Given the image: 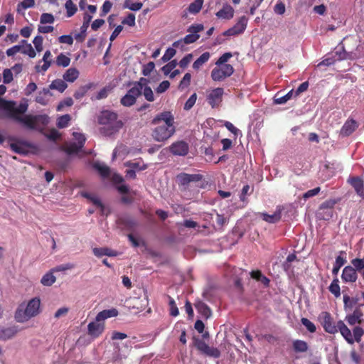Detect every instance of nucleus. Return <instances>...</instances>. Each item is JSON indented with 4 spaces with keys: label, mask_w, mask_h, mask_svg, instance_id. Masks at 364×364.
Listing matches in <instances>:
<instances>
[{
    "label": "nucleus",
    "mask_w": 364,
    "mask_h": 364,
    "mask_svg": "<svg viewBox=\"0 0 364 364\" xmlns=\"http://www.w3.org/2000/svg\"><path fill=\"white\" fill-rule=\"evenodd\" d=\"M151 124L156 125L152 130L151 136L158 142L166 141L176 132L174 117L171 112H163L156 114Z\"/></svg>",
    "instance_id": "obj_1"
},
{
    "label": "nucleus",
    "mask_w": 364,
    "mask_h": 364,
    "mask_svg": "<svg viewBox=\"0 0 364 364\" xmlns=\"http://www.w3.org/2000/svg\"><path fill=\"white\" fill-rule=\"evenodd\" d=\"M98 123L102 125L100 133L105 136H112L117 133L123 127L122 120L118 119L117 113L105 110L98 116Z\"/></svg>",
    "instance_id": "obj_2"
},
{
    "label": "nucleus",
    "mask_w": 364,
    "mask_h": 364,
    "mask_svg": "<svg viewBox=\"0 0 364 364\" xmlns=\"http://www.w3.org/2000/svg\"><path fill=\"white\" fill-rule=\"evenodd\" d=\"M40 304L41 301L37 297L31 299L26 306L24 304H20L15 312L16 321L23 323L37 316L39 314Z\"/></svg>",
    "instance_id": "obj_3"
},
{
    "label": "nucleus",
    "mask_w": 364,
    "mask_h": 364,
    "mask_svg": "<svg viewBox=\"0 0 364 364\" xmlns=\"http://www.w3.org/2000/svg\"><path fill=\"white\" fill-rule=\"evenodd\" d=\"M14 101H8L4 98H0V109L9 112V117L16 120V117H22L28 109L27 103H21L17 107Z\"/></svg>",
    "instance_id": "obj_4"
},
{
    "label": "nucleus",
    "mask_w": 364,
    "mask_h": 364,
    "mask_svg": "<svg viewBox=\"0 0 364 364\" xmlns=\"http://www.w3.org/2000/svg\"><path fill=\"white\" fill-rule=\"evenodd\" d=\"M336 201L333 199L322 203L316 212V218L320 220H329L333 215V208Z\"/></svg>",
    "instance_id": "obj_5"
},
{
    "label": "nucleus",
    "mask_w": 364,
    "mask_h": 364,
    "mask_svg": "<svg viewBox=\"0 0 364 364\" xmlns=\"http://www.w3.org/2000/svg\"><path fill=\"white\" fill-rule=\"evenodd\" d=\"M233 73L234 68L230 64L217 65L211 71V78L213 81L220 82L231 76Z\"/></svg>",
    "instance_id": "obj_6"
},
{
    "label": "nucleus",
    "mask_w": 364,
    "mask_h": 364,
    "mask_svg": "<svg viewBox=\"0 0 364 364\" xmlns=\"http://www.w3.org/2000/svg\"><path fill=\"white\" fill-rule=\"evenodd\" d=\"M223 95L224 89L222 87H216L208 92L206 101L211 108H219L222 105Z\"/></svg>",
    "instance_id": "obj_7"
},
{
    "label": "nucleus",
    "mask_w": 364,
    "mask_h": 364,
    "mask_svg": "<svg viewBox=\"0 0 364 364\" xmlns=\"http://www.w3.org/2000/svg\"><path fill=\"white\" fill-rule=\"evenodd\" d=\"M194 346L203 354L207 356L218 358L220 357V351L214 347H210L204 341L200 338L194 340Z\"/></svg>",
    "instance_id": "obj_8"
},
{
    "label": "nucleus",
    "mask_w": 364,
    "mask_h": 364,
    "mask_svg": "<svg viewBox=\"0 0 364 364\" xmlns=\"http://www.w3.org/2000/svg\"><path fill=\"white\" fill-rule=\"evenodd\" d=\"M319 320L326 332L334 334L338 332V323L336 324L330 313L323 311L319 315Z\"/></svg>",
    "instance_id": "obj_9"
},
{
    "label": "nucleus",
    "mask_w": 364,
    "mask_h": 364,
    "mask_svg": "<svg viewBox=\"0 0 364 364\" xmlns=\"http://www.w3.org/2000/svg\"><path fill=\"white\" fill-rule=\"evenodd\" d=\"M247 21V18L245 16H241L232 28L228 29L223 33V35L232 36L242 33L246 29Z\"/></svg>",
    "instance_id": "obj_10"
},
{
    "label": "nucleus",
    "mask_w": 364,
    "mask_h": 364,
    "mask_svg": "<svg viewBox=\"0 0 364 364\" xmlns=\"http://www.w3.org/2000/svg\"><path fill=\"white\" fill-rule=\"evenodd\" d=\"M347 182L354 188L356 194L364 198V180L359 176L349 177Z\"/></svg>",
    "instance_id": "obj_11"
},
{
    "label": "nucleus",
    "mask_w": 364,
    "mask_h": 364,
    "mask_svg": "<svg viewBox=\"0 0 364 364\" xmlns=\"http://www.w3.org/2000/svg\"><path fill=\"white\" fill-rule=\"evenodd\" d=\"M105 322L98 321L95 319V321L90 322L87 326L88 334L92 338H98L105 331Z\"/></svg>",
    "instance_id": "obj_12"
},
{
    "label": "nucleus",
    "mask_w": 364,
    "mask_h": 364,
    "mask_svg": "<svg viewBox=\"0 0 364 364\" xmlns=\"http://www.w3.org/2000/svg\"><path fill=\"white\" fill-rule=\"evenodd\" d=\"M41 118H43V116L41 115H25L23 117H16V121L23 124L29 129H35L37 122Z\"/></svg>",
    "instance_id": "obj_13"
},
{
    "label": "nucleus",
    "mask_w": 364,
    "mask_h": 364,
    "mask_svg": "<svg viewBox=\"0 0 364 364\" xmlns=\"http://www.w3.org/2000/svg\"><path fill=\"white\" fill-rule=\"evenodd\" d=\"M188 145L183 141H179L171 144L170 151L173 155L186 156L188 152Z\"/></svg>",
    "instance_id": "obj_14"
},
{
    "label": "nucleus",
    "mask_w": 364,
    "mask_h": 364,
    "mask_svg": "<svg viewBox=\"0 0 364 364\" xmlns=\"http://www.w3.org/2000/svg\"><path fill=\"white\" fill-rule=\"evenodd\" d=\"M341 278L344 282H355L358 278L356 270L352 266L345 267L343 269Z\"/></svg>",
    "instance_id": "obj_15"
},
{
    "label": "nucleus",
    "mask_w": 364,
    "mask_h": 364,
    "mask_svg": "<svg viewBox=\"0 0 364 364\" xmlns=\"http://www.w3.org/2000/svg\"><path fill=\"white\" fill-rule=\"evenodd\" d=\"M92 16H90L87 14H85L84 15V18H83L84 21H83V23H82V26L80 27V33H77L75 36V38L76 41H77L79 42H82L85 39L86 31H87V28L89 27L90 23L92 20Z\"/></svg>",
    "instance_id": "obj_16"
},
{
    "label": "nucleus",
    "mask_w": 364,
    "mask_h": 364,
    "mask_svg": "<svg viewBox=\"0 0 364 364\" xmlns=\"http://www.w3.org/2000/svg\"><path fill=\"white\" fill-rule=\"evenodd\" d=\"M358 128V123L355 120L348 119L342 127L340 134L343 136H350Z\"/></svg>",
    "instance_id": "obj_17"
},
{
    "label": "nucleus",
    "mask_w": 364,
    "mask_h": 364,
    "mask_svg": "<svg viewBox=\"0 0 364 364\" xmlns=\"http://www.w3.org/2000/svg\"><path fill=\"white\" fill-rule=\"evenodd\" d=\"M234 13L233 8L230 5L225 4L215 15L218 18L230 20L234 16Z\"/></svg>",
    "instance_id": "obj_18"
},
{
    "label": "nucleus",
    "mask_w": 364,
    "mask_h": 364,
    "mask_svg": "<svg viewBox=\"0 0 364 364\" xmlns=\"http://www.w3.org/2000/svg\"><path fill=\"white\" fill-rule=\"evenodd\" d=\"M338 331H340L348 343L353 344L354 343L350 330L346 326L343 321H338Z\"/></svg>",
    "instance_id": "obj_19"
},
{
    "label": "nucleus",
    "mask_w": 364,
    "mask_h": 364,
    "mask_svg": "<svg viewBox=\"0 0 364 364\" xmlns=\"http://www.w3.org/2000/svg\"><path fill=\"white\" fill-rule=\"evenodd\" d=\"M195 307L198 312L205 319L210 318L212 315L210 308L203 301H199L195 304Z\"/></svg>",
    "instance_id": "obj_20"
},
{
    "label": "nucleus",
    "mask_w": 364,
    "mask_h": 364,
    "mask_svg": "<svg viewBox=\"0 0 364 364\" xmlns=\"http://www.w3.org/2000/svg\"><path fill=\"white\" fill-rule=\"evenodd\" d=\"M261 217L263 220L269 223H276L281 220L282 210L280 208H278L276 210V211L272 215L267 214L266 213H262L261 214Z\"/></svg>",
    "instance_id": "obj_21"
},
{
    "label": "nucleus",
    "mask_w": 364,
    "mask_h": 364,
    "mask_svg": "<svg viewBox=\"0 0 364 364\" xmlns=\"http://www.w3.org/2000/svg\"><path fill=\"white\" fill-rule=\"evenodd\" d=\"M200 38V35L198 34H193L190 33L186 35L183 38L178 40L177 41H175L173 43V47L174 48H178L180 46H183V43L185 44H190L196 42L197 40H198Z\"/></svg>",
    "instance_id": "obj_22"
},
{
    "label": "nucleus",
    "mask_w": 364,
    "mask_h": 364,
    "mask_svg": "<svg viewBox=\"0 0 364 364\" xmlns=\"http://www.w3.org/2000/svg\"><path fill=\"white\" fill-rule=\"evenodd\" d=\"M250 277L256 281L260 282L264 287H269L270 279L264 276L260 270H252L250 272Z\"/></svg>",
    "instance_id": "obj_23"
},
{
    "label": "nucleus",
    "mask_w": 364,
    "mask_h": 364,
    "mask_svg": "<svg viewBox=\"0 0 364 364\" xmlns=\"http://www.w3.org/2000/svg\"><path fill=\"white\" fill-rule=\"evenodd\" d=\"M17 333L16 327H0V340L6 341L14 337Z\"/></svg>",
    "instance_id": "obj_24"
},
{
    "label": "nucleus",
    "mask_w": 364,
    "mask_h": 364,
    "mask_svg": "<svg viewBox=\"0 0 364 364\" xmlns=\"http://www.w3.org/2000/svg\"><path fill=\"white\" fill-rule=\"evenodd\" d=\"M93 254L97 257H101L102 256L115 257L117 255V252L108 247H95L92 250Z\"/></svg>",
    "instance_id": "obj_25"
},
{
    "label": "nucleus",
    "mask_w": 364,
    "mask_h": 364,
    "mask_svg": "<svg viewBox=\"0 0 364 364\" xmlns=\"http://www.w3.org/2000/svg\"><path fill=\"white\" fill-rule=\"evenodd\" d=\"M363 316L362 311L356 309L351 315L347 316L346 320L350 325H355L356 323L360 324L363 321Z\"/></svg>",
    "instance_id": "obj_26"
},
{
    "label": "nucleus",
    "mask_w": 364,
    "mask_h": 364,
    "mask_svg": "<svg viewBox=\"0 0 364 364\" xmlns=\"http://www.w3.org/2000/svg\"><path fill=\"white\" fill-rule=\"evenodd\" d=\"M118 315V311L116 309H111L107 310H103L97 314L96 316V320L98 321L104 322V321L108 318L115 317Z\"/></svg>",
    "instance_id": "obj_27"
},
{
    "label": "nucleus",
    "mask_w": 364,
    "mask_h": 364,
    "mask_svg": "<svg viewBox=\"0 0 364 364\" xmlns=\"http://www.w3.org/2000/svg\"><path fill=\"white\" fill-rule=\"evenodd\" d=\"M345 255H346L345 252L341 251V252H340V255L338 257H336V261H335V263L333 264V267L332 269L333 274L337 275L341 267L342 266H343L345 264V263L346 262V259L345 258Z\"/></svg>",
    "instance_id": "obj_28"
},
{
    "label": "nucleus",
    "mask_w": 364,
    "mask_h": 364,
    "mask_svg": "<svg viewBox=\"0 0 364 364\" xmlns=\"http://www.w3.org/2000/svg\"><path fill=\"white\" fill-rule=\"evenodd\" d=\"M93 168L98 171L101 177L107 178L110 176V168L108 166L101 164L100 162H95L93 164Z\"/></svg>",
    "instance_id": "obj_29"
},
{
    "label": "nucleus",
    "mask_w": 364,
    "mask_h": 364,
    "mask_svg": "<svg viewBox=\"0 0 364 364\" xmlns=\"http://www.w3.org/2000/svg\"><path fill=\"white\" fill-rule=\"evenodd\" d=\"M79 76V71L75 68L68 69L63 75V80L73 82Z\"/></svg>",
    "instance_id": "obj_30"
},
{
    "label": "nucleus",
    "mask_w": 364,
    "mask_h": 364,
    "mask_svg": "<svg viewBox=\"0 0 364 364\" xmlns=\"http://www.w3.org/2000/svg\"><path fill=\"white\" fill-rule=\"evenodd\" d=\"M293 349L296 353H305L309 349L308 343L302 340H295L292 343Z\"/></svg>",
    "instance_id": "obj_31"
},
{
    "label": "nucleus",
    "mask_w": 364,
    "mask_h": 364,
    "mask_svg": "<svg viewBox=\"0 0 364 364\" xmlns=\"http://www.w3.org/2000/svg\"><path fill=\"white\" fill-rule=\"evenodd\" d=\"M329 291L336 297L338 298L341 296V288L338 278H335L330 286L328 287Z\"/></svg>",
    "instance_id": "obj_32"
},
{
    "label": "nucleus",
    "mask_w": 364,
    "mask_h": 364,
    "mask_svg": "<svg viewBox=\"0 0 364 364\" xmlns=\"http://www.w3.org/2000/svg\"><path fill=\"white\" fill-rule=\"evenodd\" d=\"M53 272H52V269L50 272H47L46 274H44L41 280V282L44 286L50 287L53 284L55 283L56 279L55 277L53 275Z\"/></svg>",
    "instance_id": "obj_33"
},
{
    "label": "nucleus",
    "mask_w": 364,
    "mask_h": 364,
    "mask_svg": "<svg viewBox=\"0 0 364 364\" xmlns=\"http://www.w3.org/2000/svg\"><path fill=\"white\" fill-rule=\"evenodd\" d=\"M68 87V85L64 80L56 79L53 80L50 85V88L52 90H57L60 92H63Z\"/></svg>",
    "instance_id": "obj_34"
},
{
    "label": "nucleus",
    "mask_w": 364,
    "mask_h": 364,
    "mask_svg": "<svg viewBox=\"0 0 364 364\" xmlns=\"http://www.w3.org/2000/svg\"><path fill=\"white\" fill-rule=\"evenodd\" d=\"M143 6L141 2H133L132 0H125L123 4L124 9H128L131 11H136L140 10Z\"/></svg>",
    "instance_id": "obj_35"
},
{
    "label": "nucleus",
    "mask_w": 364,
    "mask_h": 364,
    "mask_svg": "<svg viewBox=\"0 0 364 364\" xmlns=\"http://www.w3.org/2000/svg\"><path fill=\"white\" fill-rule=\"evenodd\" d=\"M210 53L208 52L203 53L193 64V68L195 70L199 69L204 63H205L210 58Z\"/></svg>",
    "instance_id": "obj_36"
},
{
    "label": "nucleus",
    "mask_w": 364,
    "mask_h": 364,
    "mask_svg": "<svg viewBox=\"0 0 364 364\" xmlns=\"http://www.w3.org/2000/svg\"><path fill=\"white\" fill-rule=\"evenodd\" d=\"M133 86L127 92V95L136 100L142 94V87L138 83H132Z\"/></svg>",
    "instance_id": "obj_37"
},
{
    "label": "nucleus",
    "mask_w": 364,
    "mask_h": 364,
    "mask_svg": "<svg viewBox=\"0 0 364 364\" xmlns=\"http://www.w3.org/2000/svg\"><path fill=\"white\" fill-rule=\"evenodd\" d=\"M22 43H26V45L21 46V53H22L25 55H28L31 58H35L36 54V52L33 50L31 44L26 43V41H24V40L22 41Z\"/></svg>",
    "instance_id": "obj_38"
},
{
    "label": "nucleus",
    "mask_w": 364,
    "mask_h": 364,
    "mask_svg": "<svg viewBox=\"0 0 364 364\" xmlns=\"http://www.w3.org/2000/svg\"><path fill=\"white\" fill-rule=\"evenodd\" d=\"M55 63L58 66L65 68L70 65V58L63 53H60L57 56Z\"/></svg>",
    "instance_id": "obj_39"
},
{
    "label": "nucleus",
    "mask_w": 364,
    "mask_h": 364,
    "mask_svg": "<svg viewBox=\"0 0 364 364\" xmlns=\"http://www.w3.org/2000/svg\"><path fill=\"white\" fill-rule=\"evenodd\" d=\"M65 7L68 17L73 16L77 10L76 5L73 2L72 0H67L65 4Z\"/></svg>",
    "instance_id": "obj_40"
},
{
    "label": "nucleus",
    "mask_w": 364,
    "mask_h": 364,
    "mask_svg": "<svg viewBox=\"0 0 364 364\" xmlns=\"http://www.w3.org/2000/svg\"><path fill=\"white\" fill-rule=\"evenodd\" d=\"M203 0H195L188 6V11L191 14L198 13L203 6Z\"/></svg>",
    "instance_id": "obj_41"
},
{
    "label": "nucleus",
    "mask_w": 364,
    "mask_h": 364,
    "mask_svg": "<svg viewBox=\"0 0 364 364\" xmlns=\"http://www.w3.org/2000/svg\"><path fill=\"white\" fill-rule=\"evenodd\" d=\"M294 94V90H290L287 94L282 97L276 96L274 99V102L277 105H282L286 103L289 100H290Z\"/></svg>",
    "instance_id": "obj_42"
},
{
    "label": "nucleus",
    "mask_w": 364,
    "mask_h": 364,
    "mask_svg": "<svg viewBox=\"0 0 364 364\" xmlns=\"http://www.w3.org/2000/svg\"><path fill=\"white\" fill-rule=\"evenodd\" d=\"M70 116L69 114H64L60 116L57 121V127L60 129L65 128L68 126L70 121Z\"/></svg>",
    "instance_id": "obj_43"
},
{
    "label": "nucleus",
    "mask_w": 364,
    "mask_h": 364,
    "mask_svg": "<svg viewBox=\"0 0 364 364\" xmlns=\"http://www.w3.org/2000/svg\"><path fill=\"white\" fill-rule=\"evenodd\" d=\"M82 149L76 142H71L65 147V151L68 154H77Z\"/></svg>",
    "instance_id": "obj_44"
},
{
    "label": "nucleus",
    "mask_w": 364,
    "mask_h": 364,
    "mask_svg": "<svg viewBox=\"0 0 364 364\" xmlns=\"http://www.w3.org/2000/svg\"><path fill=\"white\" fill-rule=\"evenodd\" d=\"M176 60H173L162 67L161 70L165 75H169L177 65Z\"/></svg>",
    "instance_id": "obj_45"
},
{
    "label": "nucleus",
    "mask_w": 364,
    "mask_h": 364,
    "mask_svg": "<svg viewBox=\"0 0 364 364\" xmlns=\"http://www.w3.org/2000/svg\"><path fill=\"white\" fill-rule=\"evenodd\" d=\"M136 102V100L134 97L126 94L124 97H122L120 102L124 107H131L134 105Z\"/></svg>",
    "instance_id": "obj_46"
},
{
    "label": "nucleus",
    "mask_w": 364,
    "mask_h": 364,
    "mask_svg": "<svg viewBox=\"0 0 364 364\" xmlns=\"http://www.w3.org/2000/svg\"><path fill=\"white\" fill-rule=\"evenodd\" d=\"M10 147L16 154H26L27 151L21 143H11Z\"/></svg>",
    "instance_id": "obj_47"
},
{
    "label": "nucleus",
    "mask_w": 364,
    "mask_h": 364,
    "mask_svg": "<svg viewBox=\"0 0 364 364\" xmlns=\"http://www.w3.org/2000/svg\"><path fill=\"white\" fill-rule=\"evenodd\" d=\"M353 333L354 342L356 341L359 343L361 341V338L364 334V331L361 327L355 326L353 330Z\"/></svg>",
    "instance_id": "obj_48"
},
{
    "label": "nucleus",
    "mask_w": 364,
    "mask_h": 364,
    "mask_svg": "<svg viewBox=\"0 0 364 364\" xmlns=\"http://www.w3.org/2000/svg\"><path fill=\"white\" fill-rule=\"evenodd\" d=\"M191 75L189 73H187L183 76V79L181 80L178 89L179 90H183L186 87H188L190 85L191 83Z\"/></svg>",
    "instance_id": "obj_49"
},
{
    "label": "nucleus",
    "mask_w": 364,
    "mask_h": 364,
    "mask_svg": "<svg viewBox=\"0 0 364 364\" xmlns=\"http://www.w3.org/2000/svg\"><path fill=\"white\" fill-rule=\"evenodd\" d=\"M169 299V306H170V314L172 316H177L179 314L178 309L176 306V304L174 301V299L171 297L170 296H168Z\"/></svg>",
    "instance_id": "obj_50"
},
{
    "label": "nucleus",
    "mask_w": 364,
    "mask_h": 364,
    "mask_svg": "<svg viewBox=\"0 0 364 364\" xmlns=\"http://www.w3.org/2000/svg\"><path fill=\"white\" fill-rule=\"evenodd\" d=\"M75 267V264L73 263H66L63 264L58 266H56L52 269V272H63L66 270L72 269Z\"/></svg>",
    "instance_id": "obj_51"
},
{
    "label": "nucleus",
    "mask_w": 364,
    "mask_h": 364,
    "mask_svg": "<svg viewBox=\"0 0 364 364\" xmlns=\"http://www.w3.org/2000/svg\"><path fill=\"white\" fill-rule=\"evenodd\" d=\"M301 322L310 333H314L316 331L315 324L308 318H302Z\"/></svg>",
    "instance_id": "obj_52"
},
{
    "label": "nucleus",
    "mask_w": 364,
    "mask_h": 364,
    "mask_svg": "<svg viewBox=\"0 0 364 364\" xmlns=\"http://www.w3.org/2000/svg\"><path fill=\"white\" fill-rule=\"evenodd\" d=\"M197 100V94L195 92L186 102L183 109L185 110H190L195 105Z\"/></svg>",
    "instance_id": "obj_53"
},
{
    "label": "nucleus",
    "mask_w": 364,
    "mask_h": 364,
    "mask_svg": "<svg viewBox=\"0 0 364 364\" xmlns=\"http://www.w3.org/2000/svg\"><path fill=\"white\" fill-rule=\"evenodd\" d=\"M351 264H353V267L356 270V272H360L364 269V259H353L351 261Z\"/></svg>",
    "instance_id": "obj_54"
},
{
    "label": "nucleus",
    "mask_w": 364,
    "mask_h": 364,
    "mask_svg": "<svg viewBox=\"0 0 364 364\" xmlns=\"http://www.w3.org/2000/svg\"><path fill=\"white\" fill-rule=\"evenodd\" d=\"M176 53V50L173 48H168L166 49L165 53L161 58L163 62H167L170 60Z\"/></svg>",
    "instance_id": "obj_55"
},
{
    "label": "nucleus",
    "mask_w": 364,
    "mask_h": 364,
    "mask_svg": "<svg viewBox=\"0 0 364 364\" xmlns=\"http://www.w3.org/2000/svg\"><path fill=\"white\" fill-rule=\"evenodd\" d=\"M145 99L149 102L154 101V96L151 88L149 86H145L142 90Z\"/></svg>",
    "instance_id": "obj_56"
},
{
    "label": "nucleus",
    "mask_w": 364,
    "mask_h": 364,
    "mask_svg": "<svg viewBox=\"0 0 364 364\" xmlns=\"http://www.w3.org/2000/svg\"><path fill=\"white\" fill-rule=\"evenodd\" d=\"M252 192H253V188H250V186L247 184L244 186L241 191V193L240 195V200H242L243 202L245 201L246 196L247 195H250Z\"/></svg>",
    "instance_id": "obj_57"
},
{
    "label": "nucleus",
    "mask_w": 364,
    "mask_h": 364,
    "mask_svg": "<svg viewBox=\"0 0 364 364\" xmlns=\"http://www.w3.org/2000/svg\"><path fill=\"white\" fill-rule=\"evenodd\" d=\"M54 21V16L51 14L43 13L41 16L40 22L42 24L53 23Z\"/></svg>",
    "instance_id": "obj_58"
},
{
    "label": "nucleus",
    "mask_w": 364,
    "mask_h": 364,
    "mask_svg": "<svg viewBox=\"0 0 364 364\" xmlns=\"http://www.w3.org/2000/svg\"><path fill=\"white\" fill-rule=\"evenodd\" d=\"M122 24L128 25L129 26H135V15L134 14H129L127 16L124 18L122 21Z\"/></svg>",
    "instance_id": "obj_59"
},
{
    "label": "nucleus",
    "mask_w": 364,
    "mask_h": 364,
    "mask_svg": "<svg viewBox=\"0 0 364 364\" xmlns=\"http://www.w3.org/2000/svg\"><path fill=\"white\" fill-rule=\"evenodd\" d=\"M155 68V64L154 62H149L147 64L144 65L142 69V74L144 76H148L151 74L153 70Z\"/></svg>",
    "instance_id": "obj_60"
},
{
    "label": "nucleus",
    "mask_w": 364,
    "mask_h": 364,
    "mask_svg": "<svg viewBox=\"0 0 364 364\" xmlns=\"http://www.w3.org/2000/svg\"><path fill=\"white\" fill-rule=\"evenodd\" d=\"M178 183L182 186H187L190 183V180L188 177V173H181L177 176Z\"/></svg>",
    "instance_id": "obj_61"
},
{
    "label": "nucleus",
    "mask_w": 364,
    "mask_h": 364,
    "mask_svg": "<svg viewBox=\"0 0 364 364\" xmlns=\"http://www.w3.org/2000/svg\"><path fill=\"white\" fill-rule=\"evenodd\" d=\"M43 38L41 36H36L33 41L35 48L38 52L43 50Z\"/></svg>",
    "instance_id": "obj_62"
},
{
    "label": "nucleus",
    "mask_w": 364,
    "mask_h": 364,
    "mask_svg": "<svg viewBox=\"0 0 364 364\" xmlns=\"http://www.w3.org/2000/svg\"><path fill=\"white\" fill-rule=\"evenodd\" d=\"M193 59V55L191 53L185 55L179 62V66L182 68H186Z\"/></svg>",
    "instance_id": "obj_63"
},
{
    "label": "nucleus",
    "mask_w": 364,
    "mask_h": 364,
    "mask_svg": "<svg viewBox=\"0 0 364 364\" xmlns=\"http://www.w3.org/2000/svg\"><path fill=\"white\" fill-rule=\"evenodd\" d=\"M169 87L170 82L168 80H164L156 87V91L157 93L161 94L166 91Z\"/></svg>",
    "instance_id": "obj_64"
}]
</instances>
